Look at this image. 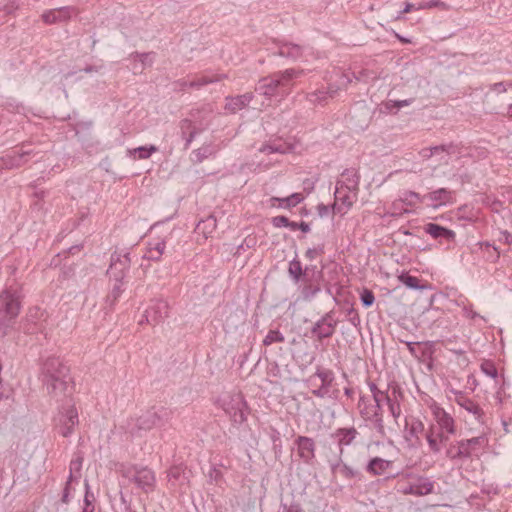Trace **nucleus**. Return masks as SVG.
Segmentation results:
<instances>
[{
  "label": "nucleus",
  "instance_id": "nucleus-1",
  "mask_svg": "<svg viewBox=\"0 0 512 512\" xmlns=\"http://www.w3.org/2000/svg\"><path fill=\"white\" fill-rule=\"evenodd\" d=\"M43 382L48 394L57 401H62L73 392L69 367L59 358L50 357L42 365Z\"/></svg>",
  "mask_w": 512,
  "mask_h": 512
},
{
  "label": "nucleus",
  "instance_id": "nucleus-2",
  "mask_svg": "<svg viewBox=\"0 0 512 512\" xmlns=\"http://www.w3.org/2000/svg\"><path fill=\"white\" fill-rule=\"evenodd\" d=\"M488 445L485 433L479 436L450 441L446 446L444 455L454 465H463L474 456L479 457L481 450Z\"/></svg>",
  "mask_w": 512,
  "mask_h": 512
},
{
  "label": "nucleus",
  "instance_id": "nucleus-3",
  "mask_svg": "<svg viewBox=\"0 0 512 512\" xmlns=\"http://www.w3.org/2000/svg\"><path fill=\"white\" fill-rule=\"evenodd\" d=\"M303 75V70L289 68L275 72L259 80L255 91L267 98L281 94L282 97L289 94V87L293 81Z\"/></svg>",
  "mask_w": 512,
  "mask_h": 512
},
{
  "label": "nucleus",
  "instance_id": "nucleus-4",
  "mask_svg": "<svg viewBox=\"0 0 512 512\" xmlns=\"http://www.w3.org/2000/svg\"><path fill=\"white\" fill-rule=\"evenodd\" d=\"M357 410L365 423L371 425L380 436H385L383 405L372 402L371 397L360 391Z\"/></svg>",
  "mask_w": 512,
  "mask_h": 512
},
{
  "label": "nucleus",
  "instance_id": "nucleus-5",
  "mask_svg": "<svg viewBox=\"0 0 512 512\" xmlns=\"http://www.w3.org/2000/svg\"><path fill=\"white\" fill-rule=\"evenodd\" d=\"M217 403L233 425H241L247 421L250 410L242 393H228L219 398Z\"/></svg>",
  "mask_w": 512,
  "mask_h": 512
},
{
  "label": "nucleus",
  "instance_id": "nucleus-6",
  "mask_svg": "<svg viewBox=\"0 0 512 512\" xmlns=\"http://www.w3.org/2000/svg\"><path fill=\"white\" fill-rule=\"evenodd\" d=\"M117 472L129 483L136 486L145 493L152 492L155 488L156 477L153 470L148 467H139L131 464H120Z\"/></svg>",
  "mask_w": 512,
  "mask_h": 512
},
{
  "label": "nucleus",
  "instance_id": "nucleus-7",
  "mask_svg": "<svg viewBox=\"0 0 512 512\" xmlns=\"http://www.w3.org/2000/svg\"><path fill=\"white\" fill-rule=\"evenodd\" d=\"M435 483L428 477L407 473L397 483V491L403 495L426 496L434 492Z\"/></svg>",
  "mask_w": 512,
  "mask_h": 512
},
{
  "label": "nucleus",
  "instance_id": "nucleus-8",
  "mask_svg": "<svg viewBox=\"0 0 512 512\" xmlns=\"http://www.w3.org/2000/svg\"><path fill=\"white\" fill-rule=\"evenodd\" d=\"M172 414V410L167 407H151L135 419V426L144 431L163 427L170 421Z\"/></svg>",
  "mask_w": 512,
  "mask_h": 512
},
{
  "label": "nucleus",
  "instance_id": "nucleus-9",
  "mask_svg": "<svg viewBox=\"0 0 512 512\" xmlns=\"http://www.w3.org/2000/svg\"><path fill=\"white\" fill-rule=\"evenodd\" d=\"M65 400H67V406H63L60 410L57 426L59 433L63 437H69L73 433L74 427L78 425L79 419L77 409L71 403L72 400L69 399V396Z\"/></svg>",
  "mask_w": 512,
  "mask_h": 512
},
{
  "label": "nucleus",
  "instance_id": "nucleus-10",
  "mask_svg": "<svg viewBox=\"0 0 512 512\" xmlns=\"http://www.w3.org/2000/svg\"><path fill=\"white\" fill-rule=\"evenodd\" d=\"M131 259L129 252L124 250L115 251L111 255L108 274L114 281L123 280L130 268Z\"/></svg>",
  "mask_w": 512,
  "mask_h": 512
},
{
  "label": "nucleus",
  "instance_id": "nucleus-11",
  "mask_svg": "<svg viewBox=\"0 0 512 512\" xmlns=\"http://www.w3.org/2000/svg\"><path fill=\"white\" fill-rule=\"evenodd\" d=\"M338 325V320L335 318L333 310L325 313L319 320H317L311 328L312 335L316 336L319 341L333 336Z\"/></svg>",
  "mask_w": 512,
  "mask_h": 512
},
{
  "label": "nucleus",
  "instance_id": "nucleus-12",
  "mask_svg": "<svg viewBox=\"0 0 512 512\" xmlns=\"http://www.w3.org/2000/svg\"><path fill=\"white\" fill-rule=\"evenodd\" d=\"M20 296L16 289L7 288L0 294V315L17 317L20 313Z\"/></svg>",
  "mask_w": 512,
  "mask_h": 512
},
{
  "label": "nucleus",
  "instance_id": "nucleus-13",
  "mask_svg": "<svg viewBox=\"0 0 512 512\" xmlns=\"http://www.w3.org/2000/svg\"><path fill=\"white\" fill-rule=\"evenodd\" d=\"M452 435L447 431L436 429L434 424H431L428 430L425 432V439L427 441L429 451L432 454H439L443 448L446 449L448 445L449 436Z\"/></svg>",
  "mask_w": 512,
  "mask_h": 512
},
{
  "label": "nucleus",
  "instance_id": "nucleus-14",
  "mask_svg": "<svg viewBox=\"0 0 512 512\" xmlns=\"http://www.w3.org/2000/svg\"><path fill=\"white\" fill-rule=\"evenodd\" d=\"M455 402L457 403V405H459L461 408H463L465 411L471 414L475 421H477L480 425L486 426V413L477 402L467 397L461 391L455 392Z\"/></svg>",
  "mask_w": 512,
  "mask_h": 512
},
{
  "label": "nucleus",
  "instance_id": "nucleus-15",
  "mask_svg": "<svg viewBox=\"0 0 512 512\" xmlns=\"http://www.w3.org/2000/svg\"><path fill=\"white\" fill-rule=\"evenodd\" d=\"M454 192L447 188H439L422 196L421 203L436 209L454 203Z\"/></svg>",
  "mask_w": 512,
  "mask_h": 512
},
{
  "label": "nucleus",
  "instance_id": "nucleus-16",
  "mask_svg": "<svg viewBox=\"0 0 512 512\" xmlns=\"http://www.w3.org/2000/svg\"><path fill=\"white\" fill-rule=\"evenodd\" d=\"M297 456L305 464H312L315 458L316 443L313 438L298 436L294 441Z\"/></svg>",
  "mask_w": 512,
  "mask_h": 512
},
{
  "label": "nucleus",
  "instance_id": "nucleus-17",
  "mask_svg": "<svg viewBox=\"0 0 512 512\" xmlns=\"http://www.w3.org/2000/svg\"><path fill=\"white\" fill-rule=\"evenodd\" d=\"M431 412L436 423L434 424L436 429L444 430L451 434L456 433V422L444 408L437 403H433L431 405Z\"/></svg>",
  "mask_w": 512,
  "mask_h": 512
},
{
  "label": "nucleus",
  "instance_id": "nucleus-18",
  "mask_svg": "<svg viewBox=\"0 0 512 512\" xmlns=\"http://www.w3.org/2000/svg\"><path fill=\"white\" fill-rule=\"evenodd\" d=\"M169 309V304L163 299L152 301L144 314L146 322L153 325L163 322L169 316Z\"/></svg>",
  "mask_w": 512,
  "mask_h": 512
},
{
  "label": "nucleus",
  "instance_id": "nucleus-19",
  "mask_svg": "<svg viewBox=\"0 0 512 512\" xmlns=\"http://www.w3.org/2000/svg\"><path fill=\"white\" fill-rule=\"evenodd\" d=\"M360 174L355 168L345 169L341 178L336 181L337 192L348 190L351 193H359Z\"/></svg>",
  "mask_w": 512,
  "mask_h": 512
},
{
  "label": "nucleus",
  "instance_id": "nucleus-20",
  "mask_svg": "<svg viewBox=\"0 0 512 512\" xmlns=\"http://www.w3.org/2000/svg\"><path fill=\"white\" fill-rule=\"evenodd\" d=\"M313 377H318L321 380V385L317 389L312 390V394L318 398H324L328 394L335 379L334 372L330 369L318 366L310 379Z\"/></svg>",
  "mask_w": 512,
  "mask_h": 512
},
{
  "label": "nucleus",
  "instance_id": "nucleus-21",
  "mask_svg": "<svg viewBox=\"0 0 512 512\" xmlns=\"http://www.w3.org/2000/svg\"><path fill=\"white\" fill-rule=\"evenodd\" d=\"M78 11L75 7L64 6L56 9H50L42 14V20L46 24H54L58 22H65L69 20L73 14Z\"/></svg>",
  "mask_w": 512,
  "mask_h": 512
},
{
  "label": "nucleus",
  "instance_id": "nucleus-22",
  "mask_svg": "<svg viewBox=\"0 0 512 512\" xmlns=\"http://www.w3.org/2000/svg\"><path fill=\"white\" fill-rule=\"evenodd\" d=\"M366 384L371 393L369 397H371L372 402H376L381 405H383L384 402L387 404L388 401L392 399V386L398 385L396 382H390L387 385V389L383 390L374 381L369 379L366 381Z\"/></svg>",
  "mask_w": 512,
  "mask_h": 512
},
{
  "label": "nucleus",
  "instance_id": "nucleus-23",
  "mask_svg": "<svg viewBox=\"0 0 512 512\" xmlns=\"http://www.w3.org/2000/svg\"><path fill=\"white\" fill-rule=\"evenodd\" d=\"M404 430L406 432V439L415 443L420 442V435L425 434L424 423L416 417H406Z\"/></svg>",
  "mask_w": 512,
  "mask_h": 512
},
{
  "label": "nucleus",
  "instance_id": "nucleus-24",
  "mask_svg": "<svg viewBox=\"0 0 512 512\" xmlns=\"http://www.w3.org/2000/svg\"><path fill=\"white\" fill-rule=\"evenodd\" d=\"M404 398V393L399 385L392 386V399L386 404L388 410L394 420V423L399 427V420L402 414L401 401Z\"/></svg>",
  "mask_w": 512,
  "mask_h": 512
},
{
  "label": "nucleus",
  "instance_id": "nucleus-25",
  "mask_svg": "<svg viewBox=\"0 0 512 512\" xmlns=\"http://www.w3.org/2000/svg\"><path fill=\"white\" fill-rule=\"evenodd\" d=\"M41 316H43V313L39 308L30 309L23 323V331L27 334L42 332L44 325L40 321Z\"/></svg>",
  "mask_w": 512,
  "mask_h": 512
},
{
  "label": "nucleus",
  "instance_id": "nucleus-26",
  "mask_svg": "<svg viewBox=\"0 0 512 512\" xmlns=\"http://www.w3.org/2000/svg\"><path fill=\"white\" fill-rule=\"evenodd\" d=\"M424 230L432 238L436 240H445L447 242H454L456 239L455 231L448 229L436 223H428L424 226Z\"/></svg>",
  "mask_w": 512,
  "mask_h": 512
},
{
  "label": "nucleus",
  "instance_id": "nucleus-27",
  "mask_svg": "<svg viewBox=\"0 0 512 512\" xmlns=\"http://www.w3.org/2000/svg\"><path fill=\"white\" fill-rule=\"evenodd\" d=\"M274 54L287 59L297 60L303 54V47L292 42L279 41L277 42V51Z\"/></svg>",
  "mask_w": 512,
  "mask_h": 512
},
{
  "label": "nucleus",
  "instance_id": "nucleus-28",
  "mask_svg": "<svg viewBox=\"0 0 512 512\" xmlns=\"http://www.w3.org/2000/svg\"><path fill=\"white\" fill-rule=\"evenodd\" d=\"M253 98L254 95L252 92H247L237 96H227L225 98V109L231 113H236L248 106Z\"/></svg>",
  "mask_w": 512,
  "mask_h": 512
},
{
  "label": "nucleus",
  "instance_id": "nucleus-29",
  "mask_svg": "<svg viewBox=\"0 0 512 512\" xmlns=\"http://www.w3.org/2000/svg\"><path fill=\"white\" fill-rule=\"evenodd\" d=\"M338 91V88L329 86L327 88H320L313 92L306 94V99L313 105H324L327 101L333 98Z\"/></svg>",
  "mask_w": 512,
  "mask_h": 512
},
{
  "label": "nucleus",
  "instance_id": "nucleus-30",
  "mask_svg": "<svg viewBox=\"0 0 512 512\" xmlns=\"http://www.w3.org/2000/svg\"><path fill=\"white\" fill-rule=\"evenodd\" d=\"M31 151L14 152L0 158V167L4 169H15L26 163L25 157L30 155Z\"/></svg>",
  "mask_w": 512,
  "mask_h": 512
},
{
  "label": "nucleus",
  "instance_id": "nucleus-31",
  "mask_svg": "<svg viewBox=\"0 0 512 512\" xmlns=\"http://www.w3.org/2000/svg\"><path fill=\"white\" fill-rule=\"evenodd\" d=\"M407 349L416 358L432 357L434 342H405Z\"/></svg>",
  "mask_w": 512,
  "mask_h": 512
},
{
  "label": "nucleus",
  "instance_id": "nucleus-32",
  "mask_svg": "<svg viewBox=\"0 0 512 512\" xmlns=\"http://www.w3.org/2000/svg\"><path fill=\"white\" fill-rule=\"evenodd\" d=\"M166 249V243L164 240L156 239L147 242L146 251L143 255V259L151 261H159Z\"/></svg>",
  "mask_w": 512,
  "mask_h": 512
},
{
  "label": "nucleus",
  "instance_id": "nucleus-33",
  "mask_svg": "<svg viewBox=\"0 0 512 512\" xmlns=\"http://www.w3.org/2000/svg\"><path fill=\"white\" fill-rule=\"evenodd\" d=\"M335 437L340 447V455L343 453V446H349L353 443L358 435V431L355 427L349 428H338L335 431Z\"/></svg>",
  "mask_w": 512,
  "mask_h": 512
},
{
  "label": "nucleus",
  "instance_id": "nucleus-34",
  "mask_svg": "<svg viewBox=\"0 0 512 512\" xmlns=\"http://www.w3.org/2000/svg\"><path fill=\"white\" fill-rule=\"evenodd\" d=\"M393 465V462L390 460H386L380 457L372 458L367 466L366 471L373 476L383 475L387 470H389Z\"/></svg>",
  "mask_w": 512,
  "mask_h": 512
},
{
  "label": "nucleus",
  "instance_id": "nucleus-35",
  "mask_svg": "<svg viewBox=\"0 0 512 512\" xmlns=\"http://www.w3.org/2000/svg\"><path fill=\"white\" fill-rule=\"evenodd\" d=\"M304 199L305 197L302 193H292L284 198L272 197L270 201L272 206H275V203L277 202V207L289 210L303 202Z\"/></svg>",
  "mask_w": 512,
  "mask_h": 512
},
{
  "label": "nucleus",
  "instance_id": "nucleus-36",
  "mask_svg": "<svg viewBox=\"0 0 512 512\" xmlns=\"http://www.w3.org/2000/svg\"><path fill=\"white\" fill-rule=\"evenodd\" d=\"M225 78H227L226 74L200 75L189 81V88L199 90L208 84L220 82Z\"/></svg>",
  "mask_w": 512,
  "mask_h": 512
},
{
  "label": "nucleus",
  "instance_id": "nucleus-37",
  "mask_svg": "<svg viewBox=\"0 0 512 512\" xmlns=\"http://www.w3.org/2000/svg\"><path fill=\"white\" fill-rule=\"evenodd\" d=\"M291 150L292 146L290 144L280 141H269L259 148V152L264 154H286L291 152Z\"/></svg>",
  "mask_w": 512,
  "mask_h": 512
},
{
  "label": "nucleus",
  "instance_id": "nucleus-38",
  "mask_svg": "<svg viewBox=\"0 0 512 512\" xmlns=\"http://www.w3.org/2000/svg\"><path fill=\"white\" fill-rule=\"evenodd\" d=\"M330 468L333 474L339 473L345 479H353L359 474L357 470L344 463L341 458L335 462H331Z\"/></svg>",
  "mask_w": 512,
  "mask_h": 512
},
{
  "label": "nucleus",
  "instance_id": "nucleus-39",
  "mask_svg": "<svg viewBox=\"0 0 512 512\" xmlns=\"http://www.w3.org/2000/svg\"><path fill=\"white\" fill-rule=\"evenodd\" d=\"M216 154V149L212 143L203 144L198 149L192 152V161L195 163H201L205 159Z\"/></svg>",
  "mask_w": 512,
  "mask_h": 512
},
{
  "label": "nucleus",
  "instance_id": "nucleus-40",
  "mask_svg": "<svg viewBox=\"0 0 512 512\" xmlns=\"http://www.w3.org/2000/svg\"><path fill=\"white\" fill-rule=\"evenodd\" d=\"M334 195L336 200L339 201L346 210H349L358 198V193H351L348 190H343V192L339 193L337 192V188L335 189Z\"/></svg>",
  "mask_w": 512,
  "mask_h": 512
},
{
  "label": "nucleus",
  "instance_id": "nucleus-41",
  "mask_svg": "<svg viewBox=\"0 0 512 512\" xmlns=\"http://www.w3.org/2000/svg\"><path fill=\"white\" fill-rule=\"evenodd\" d=\"M217 227L216 218L213 215L208 216L206 219L201 220L197 224V231L203 233L205 238L213 233Z\"/></svg>",
  "mask_w": 512,
  "mask_h": 512
},
{
  "label": "nucleus",
  "instance_id": "nucleus-42",
  "mask_svg": "<svg viewBox=\"0 0 512 512\" xmlns=\"http://www.w3.org/2000/svg\"><path fill=\"white\" fill-rule=\"evenodd\" d=\"M83 458L79 454L75 455V457L70 461L69 465V480H77L81 476Z\"/></svg>",
  "mask_w": 512,
  "mask_h": 512
},
{
  "label": "nucleus",
  "instance_id": "nucleus-43",
  "mask_svg": "<svg viewBox=\"0 0 512 512\" xmlns=\"http://www.w3.org/2000/svg\"><path fill=\"white\" fill-rule=\"evenodd\" d=\"M288 273H289V276L295 282H299L302 277H305V273L302 268V264L298 260V258L295 257L293 260H291L289 262Z\"/></svg>",
  "mask_w": 512,
  "mask_h": 512
},
{
  "label": "nucleus",
  "instance_id": "nucleus-44",
  "mask_svg": "<svg viewBox=\"0 0 512 512\" xmlns=\"http://www.w3.org/2000/svg\"><path fill=\"white\" fill-rule=\"evenodd\" d=\"M124 291L123 288V280L115 281L110 293L106 297V302L109 306L115 305V303L118 301L120 296L122 295Z\"/></svg>",
  "mask_w": 512,
  "mask_h": 512
},
{
  "label": "nucleus",
  "instance_id": "nucleus-45",
  "mask_svg": "<svg viewBox=\"0 0 512 512\" xmlns=\"http://www.w3.org/2000/svg\"><path fill=\"white\" fill-rule=\"evenodd\" d=\"M85 486V495H84V506L82 509V512H95V497L94 494L90 491V485L88 483V480H85L84 482Z\"/></svg>",
  "mask_w": 512,
  "mask_h": 512
},
{
  "label": "nucleus",
  "instance_id": "nucleus-46",
  "mask_svg": "<svg viewBox=\"0 0 512 512\" xmlns=\"http://www.w3.org/2000/svg\"><path fill=\"white\" fill-rule=\"evenodd\" d=\"M17 317H9V315H0V336L5 337L12 329Z\"/></svg>",
  "mask_w": 512,
  "mask_h": 512
},
{
  "label": "nucleus",
  "instance_id": "nucleus-47",
  "mask_svg": "<svg viewBox=\"0 0 512 512\" xmlns=\"http://www.w3.org/2000/svg\"><path fill=\"white\" fill-rule=\"evenodd\" d=\"M285 341L284 335L279 330H270L263 340V345L269 346L273 343Z\"/></svg>",
  "mask_w": 512,
  "mask_h": 512
},
{
  "label": "nucleus",
  "instance_id": "nucleus-48",
  "mask_svg": "<svg viewBox=\"0 0 512 512\" xmlns=\"http://www.w3.org/2000/svg\"><path fill=\"white\" fill-rule=\"evenodd\" d=\"M181 138L186 137L192 130L197 129L193 120L190 118H184L179 121L178 124Z\"/></svg>",
  "mask_w": 512,
  "mask_h": 512
},
{
  "label": "nucleus",
  "instance_id": "nucleus-49",
  "mask_svg": "<svg viewBox=\"0 0 512 512\" xmlns=\"http://www.w3.org/2000/svg\"><path fill=\"white\" fill-rule=\"evenodd\" d=\"M440 8L442 10H448L449 6L440 0H429L418 3L417 10Z\"/></svg>",
  "mask_w": 512,
  "mask_h": 512
},
{
  "label": "nucleus",
  "instance_id": "nucleus-50",
  "mask_svg": "<svg viewBox=\"0 0 512 512\" xmlns=\"http://www.w3.org/2000/svg\"><path fill=\"white\" fill-rule=\"evenodd\" d=\"M399 279L403 284H405L410 289L418 290V289L423 288L420 285V281L416 276H412L409 274H402L399 277Z\"/></svg>",
  "mask_w": 512,
  "mask_h": 512
},
{
  "label": "nucleus",
  "instance_id": "nucleus-51",
  "mask_svg": "<svg viewBox=\"0 0 512 512\" xmlns=\"http://www.w3.org/2000/svg\"><path fill=\"white\" fill-rule=\"evenodd\" d=\"M157 150L158 148L155 145L140 146L131 151V153H137L139 159H148Z\"/></svg>",
  "mask_w": 512,
  "mask_h": 512
},
{
  "label": "nucleus",
  "instance_id": "nucleus-52",
  "mask_svg": "<svg viewBox=\"0 0 512 512\" xmlns=\"http://www.w3.org/2000/svg\"><path fill=\"white\" fill-rule=\"evenodd\" d=\"M432 152L433 156L441 154L451 155L456 152V146L453 143L432 146Z\"/></svg>",
  "mask_w": 512,
  "mask_h": 512
},
{
  "label": "nucleus",
  "instance_id": "nucleus-53",
  "mask_svg": "<svg viewBox=\"0 0 512 512\" xmlns=\"http://www.w3.org/2000/svg\"><path fill=\"white\" fill-rule=\"evenodd\" d=\"M360 300L365 308H369L374 304L375 296L371 290L364 288L360 293Z\"/></svg>",
  "mask_w": 512,
  "mask_h": 512
},
{
  "label": "nucleus",
  "instance_id": "nucleus-54",
  "mask_svg": "<svg viewBox=\"0 0 512 512\" xmlns=\"http://www.w3.org/2000/svg\"><path fill=\"white\" fill-rule=\"evenodd\" d=\"M479 245L481 247L484 246L486 248V250L488 251V253H489L488 260L490 262L494 263V262L498 261V259L500 257V252L497 247L493 246L489 242H480Z\"/></svg>",
  "mask_w": 512,
  "mask_h": 512
},
{
  "label": "nucleus",
  "instance_id": "nucleus-55",
  "mask_svg": "<svg viewBox=\"0 0 512 512\" xmlns=\"http://www.w3.org/2000/svg\"><path fill=\"white\" fill-rule=\"evenodd\" d=\"M320 292L319 286H314L312 284L305 285L302 289V296L305 300L313 299Z\"/></svg>",
  "mask_w": 512,
  "mask_h": 512
},
{
  "label": "nucleus",
  "instance_id": "nucleus-56",
  "mask_svg": "<svg viewBox=\"0 0 512 512\" xmlns=\"http://www.w3.org/2000/svg\"><path fill=\"white\" fill-rule=\"evenodd\" d=\"M324 244H319L315 247H312V248H308L305 252V257L310 260V261H313L315 260L318 256L324 254Z\"/></svg>",
  "mask_w": 512,
  "mask_h": 512
},
{
  "label": "nucleus",
  "instance_id": "nucleus-57",
  "mask_svg": "<svg viewBox=\"0 0 512 512\" xmlns=\"http://www.w3.org/2000/svg\"><path fill=\"white\" fill-rule=\"evenodd\" d=\"M481 370L482 372L491 377L496 378L498 375L497 368L495 367L494 363L491 361H485L481 364Z\"/></svg>",
  "mask_w": 512,
  "mask_h": 512
},
{
  "label": "nucleus",
  "instance_id": "nucleus-58",
  "mask_svg": "<svg viewBox=\"0 0 512 512\" xmlns=\"http://www.w3.org/2000/svg\"><path fill=\"white\" fill-rule=\"evenodd\" d=\"M422 196L414 191H406L404 193L403 202L407 203L408 205H414L417 202L421 203Z\"/></svg>",
  "mask_w": 512,
  "mask_h": 512
},
{
  "label": "nucleus",
  "instance_id": "nucleus-59",
  "mask_svg": "<svg viewBox=\"0 0 512 512\" xmlns=\"http://www.w3.org/2000/svg\"><path fill=\"white\" fill-rule=\"evenodd\" d=\"M280 509L281 512H303L301 505L295 501L289 504L281 502Z\"/></svg>",
  "mask_w": 512,
  "mask_h": 512
},
{
  "label": "nucleus",
  "instance_id": "nucleus-60",
  "mask_svg": "<svg viewBox=\"0 0 512 512\" xmlns=\"http://www.w3.org/2000/svg\"><path fill=\"white\" fill-rule=\"evenodd\" d=\"M412 102H413L412 99L390 100L386 103V108L389 110H391V108H396L398 110L404 106H409Z\"/></svg>",
  "mask_w": 512,
  "mask_h": 512
},
{
  "label": "nucleus",
  "instance_id": "nucleus-61",
  "mask_svg": "<svg viewBox=\"0 0 512 512\" xmlns=\"http://www.w3.org/2000/svg\"><path fill=\"white\" fill-rule=\"evenodd\" d=\"M204 130V128L200 129L197 128L195 130H192L190 134L186 135V137H183L184 140V150H188L191 143L195 140V138Z\"/></svg>",
  "mask_w": 512,
  "mask_h": 512
},
{
  "label": "nucleus",
  "instance_id": "nucleus-62",
  "mask_svg": "<svg viewBox=\"0 0 512 512\" xmlns=\"http://www.w3.org/2000/svg\"><path fill=\"white\" fill-rule=\"evenodd\" d=\"M187 88H189V81L185 79H178L172 83L174 92H184Z\"/></svg>",
  "mask_w": 512,
  "mask_h": 512
},
{
  "label": "nucleus",
  "instance_id": "nucleus-63",
  "mask_svg": "<svg viewBox=\"0 0 512 512\" xmlns=\"http://www.w3.org/2000/svg\"><path fill=\"white\" fill-rule=\"evenodd\" d=\"M289 219L286 216L279 215L271 219V223L275 228L287 227Z\"/></svg>",
  "mask_w": 512,
  "mask_h": 512
},
{
  "label": "nucleus",
  "instance_id": "nucleus-64",
  "mask_svg": "<svg viewBox=\"0 0 512 512\" xmlns=\"http://www.w3.org/2000/svg\"><path fill=\"white\" fill-rule=\"evenodd\" d=\"M506 86L512 87V82H509L507 84L505 82H497V83L492 84L490 86V89L493 91H497L499 93H504L507 91Z\"/></svg>",
  "mask_w": 512,
  "mask_h": 512
}]
</instances>
